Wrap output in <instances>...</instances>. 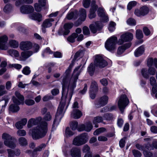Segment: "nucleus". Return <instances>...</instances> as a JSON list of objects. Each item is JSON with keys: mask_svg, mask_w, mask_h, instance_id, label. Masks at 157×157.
<instances>
[{"mask_svg": "<svg viewBox=\"0 0 157 157\" xmlns=\"http://www.w3.org/2000/svg\"><path fill=\"white\" fill-rule=\"evenodd\" d=\"M73 65L72 64H71L68 69L66 70L65 73V76H63L62 82L63 88L62 97H64L69 101L71 98L74 89L76 86V81L79 75L78 70L80 67V66H79L75 69L73 74L76 75V76L74 80L72 78L69 82V75L71 71V66L72 67Z\"/></svg>", "mask_w": 157, "mask_h": 157, "instance_id": "nucleus-1", "label": "nucleus"}, {"mask_svg": "<svg viewBox=\"0 0 157 157\" xmlns=\"http://www.w3.org/2000/svg\"><path fill=\"white\" fill-rule=\"evenodd\" d=\"M47 132V123L45 121H42L40 125L33 129L32 138L34 140L41 139L45 136Z\"/></svg>", "mask_w": 157, "mask_h": 157, "instance_id": "nucleus-2", "label": "nucleus"}, {"mask_svg": "<svg viewBox=\"0 0 157 157\" xmlns=\"http://www.w3.org/2000/svg\"><path fill=\"white\" fill-rule=\"evenodd\" d=\"M88 140L87 133H84L75 137L73 140L72 144L76 146H80L86 143Z\"/></svg>", "mask_w": 157, "mask_h": 157, "instance_id": "nucleus-3", "label": "nucleus"}, {"mask_svg": "<svg viewBox=\"0 0 157 157\" xmlns=\"http://www.w3.org/2000/svg\"><path fill=\"white\" fill-rule=\"evenodd\" d=\"M117 39V37L114 36H112L108 39L105 44L106 49L110 51L115 50L116 48Z\"/></svg>", "mask_w": 157, "mask_h": 157, "instance_id": "nucleus-4", "label": "nucleus"}, {"mask_svg": "<svg viewBox=\"0 0 157 157\" xmlns=\"http://www.w3.org/2000/svg\"><path fill=\"white\" fill-rule=\"evenodd\" d=\"M2 139L6 146L12 148H14L16 147V144L13 140V138L10 135L7 133H3L2 135Z\"/></svg>", "mask_w": 157, "mask_h": 157, "instance_id": "nucleus-5", "label": "nucleus"}, {"mask_svg": "<svg viewBox=\"0 0 157 157\" xmlns=\"http://www.w3.org/2000/svg\"><path fill=\"white\" fill-rule=\"evenodd\" d=\"M129 103V101L126 95L125 94L121 95L118 101V106L122 113Z\"/></svg>", "mask_w": 157, "mask_h": 157, "instance_id": "nucleus-6", "label": "nucleus"}, {"mask_svg": "<svg viewBox=\"0 0 157 157\" xmlns=\"http://www.w3.org/2000/svg\"><path fill=\"white\" fill-rule=\"evenodd\" d=\"M95 65L98 67L100 68H103L106 66L108 63L100 55H97L95 56V59L94 61Z\"/></svg>", "mask_w": 157, "mask_h": 157, "instance_id": "nucleus-7", "label": "nucleus"}, {"mask_svg": "<svg viewBox=\"0 0 157 157\" xmlns=\"http://www.w3.org/2000/svg\"><path fill=\"white\" fill-rule=\"evenodd\" d=\"M64 107V104L61 103L57 109V113L56 116V118L53 122V127H55L57 126L58 124V123L56 124V120L58 119V118L61 119L63 116V110Z\"/></svg>", "mask_w": 157, "mask_h": 157, "instance_id": "nucleus-8", "label": "nucleus"}, {"mask_svg": "<svg viewBox=\"0 0 157 157\" xmlns=\"http://www.w3.org/2000/svg\"><path fill=\"white\" fill-rule=\"evenodd\" d=\"M15 95L16 97L13 96L12 99L13 102L16 104L20 105L24 104V98L22 95L17 91H16L15 93Z\"/></svg>", "mask_w": 157, "mask_h": 157, "instance_id": "nucleus-9", "label": "nucleus"}, {"mask_svg": "<svg viewBox=\"0 0 157 157\" xmlns=\"http://www.w3.org/2000/svg\"><path fill=\"white\" fill-rule=\"evenodd\" d=\"M133 34L129 33H126L122 35L121 36V39L118 41V43L120 45L121 44L124 42L131 41L133 38Z\"/></svg>", "mask_w": 157, "mask_h": 157, "instance_id": "nucleus-10", "label": "nucleus"}, {"mask_svg": "<svg viewBox=\"0 0 157 157\" xmlns=\"http://www.w3.org/2000/svg\"><path fill=\"white\" fill-rule=\"evenodd\" d=\"M108 97L106 96H104L100 98L98 100L96 101L95 105L97 108H100L106 105L108 101Z\"/></svg>", "mask_w": 157, "mask_h": 157, "instance_id": "nucleus-11", "label": "nucleus"}, {"mask_svg": "<svg viewBox=\"0 0 157 157\" xmlns=\"http://www.w3.org/2000/svg\"><path fill=\"white\" fill-rule=\"evenodd\" d=\"M93 125L91 122H87L84 124H82L79 125L78 130L79 131H85L86 132H90L92 129Z\"/></svg>", "mask_w": 157, "mask_h": 157, "instance_id": "nucleus-12", "label": "nucleus"}, {"mask_svg": "<svg viewBox=\"0 0 157 157\" xmlns=\"http://www.w3.org/2000/svg\"><path fill=\"white\" fill-rule=\"evenodd\" d=\"M155 68L150 67L148 69V73L147 72V69L144 68L142 70L141 73L144 78H147L149 77V75H154L155 73Z\"/></svg>", "mask_w": 157, "mask_h": 157, "instance_id": "nucleus-13", "label": "nucleus"}, {"mask_svg": "<svg viewBox=\"0 0 157 157\" xmlns=\"http://www.w3.org/2000/svg\"><path fill=\"white\" fill-rule=\"evenodd\" d=\"M8 37L6 35L0 36V49L2 50H6L7 47L6 43L8 40Z\"/></svg>", "mask_w": 157, "mask_h": 157, "instance_id": "nucleus-14", "label": "nucleus"}, {"mask_svg": "<svg viewBox=\"0 0 157 157\" xmlns=\"http://www.w3.org/2000/svg\"><path fill=\"white\" fill-rule=\"evenodd\" d=\"M103 26L101 22H96L95 24L91 25L90 26L91 31L93 33H95L97 31L100 30L102 28Z\"/></svg>", "mask_w": 157, "mask_h": 157, "instance_id": "nucleus-15", "label": "nucleus"}, {"mask_svg": "<svg viewBox=\"0 0 157 157\" xmlns=\"http://www.w3.org/2000/svg\"><path fill=\"white\" fill-rule=\"evenodd\" d=\"M20 10L22 13L28 14L33 12L34 9L31 6L25 5H23L20 7Z\"/></svg>", "mask_w": 157, "mask_h": 157, "instance_id": "nucleus-16", "label": "nucleus"}, {"mask_svg": "<svg viewBox=\"0 0 157 157\" xmlns=\"http://www.w3.org/2000/svg\"><path fill=\"white\" fill-rule=\"evenodd\" d=\"M19 46L21 50H27L31 49L32 47V44L29 41H22L20 44Z\"/></svg>", "mask_w": 157, "mask_h": 157, "instance_id": "nucleus-17", "label": "nucleus"}, {"mask_svg": "<svg viewBox=\"0 0 157 157\" xmlns=\"http://www.w3.org/2000/svg\"><path fill=\"white\" fill-rule=\"evenodd\" d=\"M97 12L98 16L101 18L102 21L107 22L109 21L108 16L105 14L102 8H99Z\"/></svg>", "mask_w": 157, "mask_h": 157, "instance_id": "nucleus-18", "label": "nucleus"}, {"mask_svg": "<svg viewBox=\"0 0 157 157\" xmlns=\"http://www.w3.org/2000/svg\"><path fill=\"white\" fill-rule=\"evenodd\" d=\"M95 1H93L91 3V7L90 10V13L89 15V17L90 19H92L96 16L95 12L98 7L95 4Z\"/></svg>", "mask_w": 157, "mask_h": 157, "instance_id": "nucleus-19", "label": "nucleus"}, {"mask_svg": "<svg viewBox=\"0 0 157 157\" xmlns=\"http://www.w3.org/2000/svg\"><path fill=\"white\" fill-rule=\"evenodd\" d=\"M42 119L41 117H39L36 118H31L28 122L27 127L30 128L34 125L37 124Z\"/></svg>", "mask_w": 157, "mask_h": 157, "instance_id": "nucleus-20", "label": "nucleus"}, {"mask_svg": "<svg viewBox=\"0 0 157 157\" xmlns=\"http://www.w3.org/2000/svg\"><path fill=\"white\" fill-rule=\"evenodd\" d=\"M70 154L72 157H81V151L77 147L72 148L70 151Z\"/></svg>", "mask_w": 157, "mask_h": 157, "instance_id": "nucleus-21", "label": "nucleus"}, {"mask_svg": "<svg viewBox=\"0 0 157 157\" xmlns=\"http://www.w3.org/2000/svg\"><path fill=\"white\" fill-rule=\"evenodd\" d=\"M82 115V113L78 109H74L71 113V117L75 119L80 118Z\"/></svg>", "mask_w": 157, "mask_h": 157, "instance_id": "nucleus-22", "label": "nucleus"}, {"mask_svg": "<svg viewBox=\"0 0 157 157\" xmlns=\"http://www.w3.org/2000/svg\"><path fill=\"white\" fill-rule=\"evenodd\" d=\"M29 18L33 20L40 22L42 20V16L39 13H34L29 15Z\"/></svg>", "mask_w": 157, "mask_h": 157, "instance_id": "nucleus-23", "label": "nucleus"}, {"mask_svg": "<svg viewBox=\"0 0 157 157\" xmlns=\"http://www.w3.org/2000/svg\"><path fill=\"white\" fill-rule=\"evenodd\" d=\"M131 46L130 43L125 44L123 46H121L119 47L117 49V53L118 55H121L123 53L124 51L128 48H129Z\"/></svg>", "mask_w": 157, "mask_h": 157, "instance_id": "nucleus-24", "label": "nucleus"}, {"mask_svg": "<svg viewBox=\"0 0 157 157\" xmlns=\"http://www.w3.org/2000/svg\"><path fill=\"white\" fill-rule=\"evenodd\" d=\"M78 12L77 11H75L74 12H71L68 13L67 16V18L69 20L71 19L75 20L78 17Z\"/></svg>", "mask_w": 157, "mask_h": 157, "instance_id": "nucleus-25", "label": "nucleus"}, {"mask_svg": "<svg viewBox=\"0 0 157 157\" xmlns=\"http://www.w3.org/2000/svg\"><path fill=\"white\" fill-rule=\"evenodd\" d=\"M54 21V20L53 18L46 19L43 22L42 26L44 28L49 27L52 25V22Z\"/></svg>", "mask_w": 157, "mask_h": 157, "instance_id": "nucleus-26", "label": "nucleus"}, {"mask_svg": "<svg viewBox=\"0 0 157 157\" xmlns=\"http://www.w3.org/2000/svg\"><path fill=\"white\" fill-rule=\"evenodd\" d=\"M27 121L26 118L23 119L21 121L17 122L15 124V126L18 129H21L26 124Z\"/></svg>", "mask_w": 157, "mask_h": 157, "instance_id": "nucleus-27", "label": "nucleus"}, {"mask_svg": "<svg viewBox=\"0 0 157 157\" xmlns=\"http://www.w3.org/2000/svg\"><path fill=\"white\" fill-rule=\"evenodd\" d=\"M73 26L72 23H66L64 25V28L65 30L63 33L64 35H67L70 32L69 29H71Z\"/></svg>", "mask_w": 157, "mask_h": 157, "instance_id": "nucleus-28", "label": "nucleus"}, {"mask_svg": "<svg viewBox=\"0 0 157 157\" xmlns=\"http://www.w3.org/2000/svg\"><path fill=\"white\" fill-rule=\"evenodd\" d=\"M144 51V46L142 45L136 50L134 52L135 55L136 57L140 56L143 53Z\"/></svg>", "mask_w": 157, "mask_h": 157, "instance_id": "nucleus-29", "label": "nucleus"}, {"mask_svg": "<svg viewBox=\"0 0 157 157\" xmlns=\"http://www.w3.org/2000/svg\"><path fill=\"white\" fill-rule=\"evenodd\" d=\"M33 52L31 51L22 52L21 55L23 60H25L30 56L33 54Z\"/></svg>", "mask_w": 157, "mask_h": 157, "instance_id": "nucleus-30", "label": "nucleus"}, {"mask_svg": "<svg viewBox=\"0 0 157 157\" xmlns=\"http://www.w3.org/2000/svg\"><path fill=\"white\" fill-rule=\"evenodd\" d=\"M155 64L156 68H157V59L155 58L154 59L152 58L148 59L147 61V65L149 67H151L153 64Z\"/></svg>", "mask_w": 157, "mask_h": 157, "instance_id": "nucleus-31", "label": "nucleus"}, {"mask_svg": "<svg viewBox=\"0 0 157 157\" xmlns=\"http://www.w3.org/2000/svg\"><path fill=\"white\" fill-rule=\"evenodd\" d=\"M98 89V85L97 82L94 81H92L90 87V91L96 92Z\"/></svg>", "mask_w": 157, "mask_h": 157, "instance_id": "nucleus-32", "label": "nucleus"}, {"mask_svg": "<svg viewBox=\"0 0 157 157\" xmlns=\"http://www.w3.org/2000/svg\"><path fill=\"white\" fill-rule=\"evenodd\" d=\"M103 121V118L102 117L100 116H98L94 117V120L93 121V123L94 124H95V127L96 128L98 127V126L96 124L98 123H99L102 122Z\"/></svg>", "mask_w": 157, "mask_h": 157, "instance_id": "nucleus-33", "label": "nucleus"}, {"mask_svg": "<svg viewBox=\"0 0 157 157\" xmlns=\"http://www.w3.org/2000/svg\"><path fill=\"white\" fill-rule=\"evenodd\" d=\"M10 46L13 48H16L19 46L18 42L15 40H10L9 42Z\"/></svg>", "mask_w": 157, "mask_h": 157, "instance_id": "nucleus-34", "label": "nucleus"}, {"mask_svg": "<svg viewBox=\"0 0 157 157\" xmlns=\"http://www.w3.org/2000/svg\"><path fill=\"white\" fill-rule=\"evenodd\" d=\"M18 141L19 144L21 146H24L27 145V141L26 139L24 137L19 138Z\"/></svg>", "mask_w": 157, "mask_h": 157, "instance_id": "nucleus-35", "label": "nucleus"}, {"mask_svg": "<svg viewBox=\"0 0 157 157\" xmlns=\"http://www.w3.org/2000/svg\"><path fill=\"white\" fill-rule=\"evenodd\" d=\"M8 53L12 57H17L19 56L18 52L16 50L11 49L8 51Z\"/></svg>", "mask_w": 157, "mask_h": 157, "instance_id": "nucleus-36", "label": "nucleus"}, {"mask_svg": "<svg viewBox=\"0 0 157 157\" xmlns=\"http://www.w3.org/2000/svg\"><path fill=\"white\" fill-rule=\"evenodd\" d=\"M18 105L16 104L11 105L9 107L10 110L13 112H17L19 110V107Z\"/></svg>", "mask_w": 157, "mask_h": 157, "instance_id": "nucleus-37", "label": "nucleus"}, {"mask_svg": "<svg viewBox=\"0 0 157 157\" xmlns=\"http://www.w3.org/2000/svg\"><path fill=\"white\" fill-rule=\"evenodd\" d=\"M80 18L82 21H84L86 16V10L84 9H81L80 11Z\"/></svg>", "mask_w": 157, "mask_h": 157, "instance_id": "nucleus-38", "label": "nucleus"}, {"mask_svg": "<svg viewBox=\"0 0 157 157\" xmlns=\"http://www.w3.org/2000/svg\"><path fill=\"white\" fill-rule=\"evenodd\" d=\"M12 10V6L10 4H6L4 7L3 10L6 13H8Z\"/></svg>", "mask_w": 157, "mask_h": 157, "instance_id": "nucleus-39", "label": "nucleus"}, {"mask_svg": "<svg viewBox=\"0 0 157 157\" xmlns=\"http://www.w3.org/2000/svg\"><path fill=\"white\" fill-rule=\"evenodd\" d=\"M78 36V34L75 33H74L72 34L69 36L67 39L68 41L71 43H73L75 41V39Z\"/></svg>", "mask_w": 157, "mask_h": 157, "instance_id": "nucleus-40", "label": "nucleus"}, {"mask_svg": "<svg viewBox=\"0 0 157 157\" xmlns=\"http://www.w3.org/2000/svg\"><path fill=\"white\" fill-rule=\"evenodd\" d=\"M95 70V67L92 63H91L88 68V71L91 76H92Z\"/></svg>", "mask_w": 157, "mask_h": 157, "instance_id": "nucleus-41", "label": "nucleus"}, {"mask_svg": "<svg viewBox=\"0 0 157 157\" xmlns=\"http://www.w3.org/2000/svg\"><path fill=\"white\" fill-rule=\"evenodd\" d=\"M43 119L46 121H51L52 119V116L50 112H48L45 114L44 115Z\"/></svg>", "mask_w": 157, "mask_h": 157, "instance_id": "nucleus-42", "label": "nucleus"}, {"mask_svg": "<svg viewBox=\"0 0 157 157\" xmlns=\"http://www.w3.org/2000/svg\"><path fill=\"white\" fill-rule=\"evenodd\" d=\"M140 11L143 14V16H144L147 14L149 11L148 8L145 6H144L140 8Z\"/></svg>", "mask_w": 157, "mask_h": 157, "instance_id": "nucleus-43", "label": "nucleus"}, {"mask_svg": "<svg viewBox=\"0 0 157 157\" xmlns=\"http://www.w3.org/2000/svg\"><path fill=\"white\" fill-rule=\"evenodd\" d=\"M83 52L82 51H79L76 52L75 55L72 61V63L74 62L77 58L82 57V56Z\"/></svg>", "mask_w": 157, "mask_h": 157, "instance_id": "nucleus-44", "label": "nucleus"}, {"mask_svg": "<svg viewBox=\"0 0 157 157\" xmlns=\"http://www.w3.org/2000/svg\"><path fill=\"white\" fill-rule=\"evenodd\" d=\"M31 72L30 68L28 66H26L24 67L22 70L23 73L26 75H29L30 73Z\"/></svg>", "mask_w": 157, "mask_h": 157, "instance_id": "nucleus-45", "label": "nucleus"}, {"mask_svg": "<svg viewBox=\"0 0 157 157\" xmlns=\"http://www.w3.org/2000/svg\"><path fill=\"white\" fill-rule=\"evenodd\" d=\"M136 36L139 39L142 38L143 37V34L141 30L137 29L136 31Z\"/></svg>", "mask_w": 157, "mask_h": 157, "instance_id": "nucleus-46", "label": "nucleus"}, {"mask_svg": "<svg viewBox=\"0 0 157 157\" xmlns=\"http://www.w3.org/2000/svg\"><path fill=\"white\" fill-rule=\"evenodd\" d=\"M105 129L104 128H99L94 132V135H98L101 133L104 132L105 131Z\"/></svg>", "mask_w": 157, "mask_h": 157, "instance_id": "nucleus-47", "label": "nucleus"}, {"mask_svg": "<svg viewBox=\"0 0 157 157\" xmlns=\"http://www.w3.org/2000/svg\"><path fill=\"white\" fill-rule=\"evenodd\" d=\"M46 145L45 144L43 143L40 144L37 147L34 149L35 151H40L43 149H44L46 147Z\"/></svg>", "mask_w": 157, "mask_h": 157, "instance_id": "nucleus-48", "label": "nucleus"}, {"mask_svg": "<svg viewBox=\"0 0 157 157\" xmlns=\"http://www.w3.org/2000/svg\"><path fill=\"white\" fill-rule=\"evenodd\" d=\"M7 91L5 90V87L3 85H0V96L6 94Z\"/></svg>", "mask_w": 157, "mask_h": 157, "instance_id": "nucleus-49", "label": "nucleus"}, {"mask_svg": "<svg viewBox=\"0 0 157 157\" xmlns=\"http://www.w3.org/2000/svg\"><path fill=\"white\" fill-rule=\"evenodd\" d=\"M78 126V123L76 121H72L71 123L70 126L73 130H75L77 128Z\"/></svg>", "mask_w": 157, "mask_h": 157, "instance_id": "nucleus-50", "label": "nucleus"}, {"mask_svg": "<svg viewBox=\"0 0 157 157\" xmlns=\"http://www.w3.org/2000/svg\"><path fill=\"white\" fill-rule=\"evenodd\" d=\"M136 4V2L135 1L130 2L128 5L127 9L128 10H131L132 8Z\"/></svg>", "mask_w": 157, "mask_h": 157, "instance_id": "nucleus-51", "label": "nucleus"}, {"mask_svg": "<svg viewBox=\"0 0 157 157\" xmlns=\"http://www.w3.org/2000/svg\"><path fill=\"white\" fill-rule=\"evenodd\" d=\"M74 134V133L69 128H66L65 132V136L68 137L72 136Z\"/></svg>", "mask_w": 157, "mask_h": 157, "instance_id": "nucleus-52", "label": "nucleus"}, {"mask_svg": "<svg viewBox=\"0 0 157 157\" xmlns=\"http://www.w3.org/2000/svg\"><path fill=\"white\" fill-rule=\"evenodd\" d=\"M132 152L134 157H141L142 155L141 153L137 150H133Z\"/></svg>", "mask_w": 157, "mask_h": 157, "instance_id": "nucleus-53", "label": "nucleus"}, {"mask_svg": "<svg viewBox=\"0 0 157 157\" xmlns=\"http://www.w3.org/2000/svg\"><path fill=\"white\" fill-rule=\"evenodd\" d=\"M116 25V23L113 22H111L109 24V30L110 32H112L114 31L115 29V26Z\"/></svg>", "mask_w": 157, "mask_h": 157, "instance_id": "nucleus-54", "label": "nucleus"}, {"mask_svg": "<svg viewBox=\"0 0 157 157\" xmlns=\"http://www.w3.org/2000/svg\"><path fill=\"white\" fill-rule=\"evenodd\" d=\"M127 23L128 25H134L136 24L135 20L132 18L128 19L127 21Z\"/></svg>", "mask_w": 157, "mask_h": 157, "instance_id": "nucleus-55", "label": "nucleus"}, {"mask_svg": "<svg viewBox=\"0 0 157 157\" xmlns=\"http://www.w3.org/2000/svg\"><path fill=\"white\" fill-rule=\"evenodd\" d=\"M34 7L36 11L37 12H40L42 10V8L43 7L42 6L40 5L38 3H36L34 5Z\"/></svg>", "mask_w": 157, "mask_h": 157, "instance_id": "nucleus-56", "label": "nucleus"}, {"mask_svg": "<svg viewBox=\"0 0 157 157\" xmlns=\"http://www.w3.org/2000/svg\"><path fill=\"white\" fill-rule=\"evenodd\" d=\"M126 139V137H124L120 140L119 141V145L120 147H123L124 146L125 141Z\"/></svg>", "mask_w": 157, "mask_h": 157, "instance_id": "nucleus-57", "label": "nucleus"}, {"mask_svg": "<svg viewBox=\"0 0 157 157\" xmlns=\"http://www.w3.org/2000/svg\"><path fill=\"white\" fill-rule=\"evenodd\" d=\"M25 103L27 105L30 106L33 105L35 103V101L33 100L28 99L25 100Z\"/></svg>", "mask_w": 157, "mask_h": 157, "instance_id": "nucleus-58", "label": "nucleus"}, {"mask_svg": "<svg viewBox=\"0 0 157 157\" xmlns=\"http://www.w3.org/2000/svg\"><path fill=\"white\" fill-rule=\"evenodd\" d=\"M17 134L19 136H24L26 135V132L24 130H18L17 132Z\"/></svg>", "mask_w": 157, "mask_h": 157, "instance_id": "nucleus-59", "label": "nucleus"}, {"mask_svg": "<svg viewBox=\"0 0 157 157\" xmlns=\"http://www.w3.org/2000/svg\"><path fill=\"white\" fill-rule=\"evenodd\" d=\"M90 147L87 144L84 145L83 147L82 150L83 152L88 153L90 152Z\"/></svg>", "mask_w": 157, "mask_h": 157, "instance_id": "nucleus-60", "label": "nucleus"}, {"mask_svg": "<svg viewBox=\"0 0 157 157\" xmlns=\"http://www.w3.org/2000/svg\"><path fill=\"white\" fill-rule=\"evenodd\" d=\"M90 3V0H83V6L85 8H88L89 7Z\"/></svg>", "mask_w": 157, "mask_h": 157, "instance_id": "nucleus-61", "label": "nucleus"}, {"mask_svg": "<svg viewBox=\"0 0 157 157\" xmlns=\"http://www.w3.org/2000/svg\"><path fill=\"white\" fill-rule=\"evenodd\" d=\"M103 117L105 119L110 120L112 119L113 116L112 114L106 113L104 115Z\"/></svg>", "mask_w": 157, "mask_h": 157, "instance_id": "nucleus-62", "label": "nucleus"}, {"mask_svg": "<svg viewBox=\"0 0 157 157\" xmlns=\"http://www.w3.org/2000/svg\"><path fill=\"white\" fill-rule=\"evenodd\" d=\"M143 153L145 157H151L153 155L152 152L147 151H144Z\"/></svg>", "mask_w": 157, "mask_h": 157, "instance_id": "nucleus-63", "label": "nucleus"}, {"mask_svg": "<svg viewBox=\"0 0 157 157\" xmlns=\"http://www.w3.org/2000/svg\"><path fill=\"white\" fill-rule=\"evenodd\" d=\"M152 93L154 94L156 93L155 97L157 98V83L156 84L152 87Z\"/></svg>", "mask_w": 157, "mask_h": 157, "instance_id": "nucleus-64", "label": "nucleus"}]
</instances>
